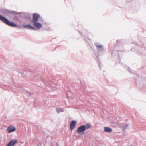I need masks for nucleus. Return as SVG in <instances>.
Returning a JSON list of instances; mask_svg holds the SVG:
<instances>
[{
	"label": "nucleus",
	"mask_w": 146,
	"mask_h": 146,
	"mask_svg": "<svg viewBox=\"0 0 146 146\" xmlns=\"http://www.w3.org/2000/svg\"><path fill=\"white\" fill-rule=\"evenodd\" d=\"M40 17V15L37 13H34L33 14V17L32 19L33 22L35 23L37 22L38 19Z\"/></svg>",
	"instance_id": "3"
},
{
	"label": "nucleus",
	"mask_w": 146,
	"mask_h": 146,
	"mask_svg": "<svg viewBox=\"0 0 146 146\" xmlns=\"http://www.w3.org/2000/svg\"><path fill=\"white\" fill-rule=\"evenodd\" d=\"M91 127V125L90 124H87L86 126L83 125L79 127L77 131V132L78 133H80L84 131L86 129H88Z\"/></svg>",
	"instance_id": "2"
},
{
	"label": "nucleus",
	"mask_w": 146,
	"mask_h": 146,
	"mask_svg": "<svg viewBox=\"0 0 146 146\" xmlns=\"http://www.w3.org/2000/svg\"><path fill=\"white\" fill-rule=\"evenodd\" d=\"M76 123V122L74 121H71V123L70 124V129L71 130H73L75 127V125Z\"/></svg>",
	"instance_id": "7"
},
{
	"label": "nucleus",
	"mask_w": 146,
	"mask_h": 146,
	"mask_svg": "<svg viewBox=\"0 0 146 146\" xmlns=\"http://www.w3.org/2000/svg\"><path fill=\"white\" fill-rule=\"evenodd\" d=\"M23 27L26 29H32L35 30V29L33 27L31 26L30 25L27 24L26 25H25L23 26Z\"/></svg>",
	"instance_id": "9"
},
{
	"label": "nucleus",
	"mask_w": 146,
	"mask_h": 146,
	"mask_svg": "<svg viewBox=\"0 0 146 146\" xmlns=\"http://www.w3.org/2000/svg\"><path fill=\"white\" fill-rule=\"evenodd\" d=\"M0 20L3 21L7 25H8L10 26L11 27L17 26V25L16 24L9 21L6 18L1 15H0Z\"/></svg>",
	"instance_id": "1"
},
{
	"label": "nucleus",
	"mask_w": 146,
	"mask_h": 146,
	"mask_svg": "<svg viewBox=\"0 0 146 146\" xmlns=\"http://www.w3.org/2000/svg\"><path fill=\"white\" fill-rule=\"evenodd\" d=\"M16 130V129L14 126L12 125H10L7 127V131L9 133H10Z\"/></svg>",
	"instance_id": "4"
},
{
	"label": "nucleus",
	"mask_w": 146,
	"mask_h": 146,
	"mask_svg": "<svg viewBox=\"0 0 146 146\" xmlns=\"http://www.w3.org/2000/svg\"><path fill=\"white\" fill-rule=\"evenodd\" d=\"M56 110L58 113H59L60 112H62L64 111V110L62 108H56Z\"/></svg>",
	"instance_id": "10"
},
{
	"label": "nucleus",
	"mask_w": 146,
	"mask_h": 146,
	"mask_svg": "<svg viewBox=\"0 0 146 146\" xmlns=\"http://www.w3.org/2000/svg\"><path fill=\"white\" fill-rule=\"evenodd\" d=\"M17 139H12L8 143L6 146H14L17 143Z\"/></svg>",
	"instance_id": "5"
},
{
	"label": "nucleus",
	"mask_w": 146,
	"mask_h": 146,
	"mask_svg": "<svg viewBox=\"0 0 146 146\" xmlns=\"http://www.w3.org/2000/svg\"><path fill=\"white\" fill-rule=\"evenodd\" d=\"M104 130L105 132L108 133H111L112 131V129L111 128L107 127H104Z\"/></svg>",
	"instance_id": "8"
},
{
	"label": "nucleus",
	"mask_w": 146,
	"mask_h": 146,
	"mask_svg": "<svg viewBox=\"0 0 146 146\" xmlns=\"http://www.w3.org/2000/svg\"><path fill=\"white\" fill-rule=\"evenodd\" d=\"M34 26L36 28H41L42 26V25L38 22H35L33 23Z\"/></svg>",
	"instance_id": "6"
},
{
	"label": "nucleus",
	"mask_w": 146,
	"mask_h": 146,
	"mask_svg": "<svg viewBox=\"0 0 146 146\" xmlns=\"http://www.w3.org/2000/svg\"><path fill=\"white\" fill-rule=\"evenodd\" d=\"M96 47H98V48H102V46L101 45H96Z\"/></svg>",
	"instance_id": "11"
}]
</instances>
